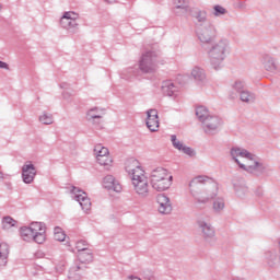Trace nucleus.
<instances>
[{
  "label": "nucleus",
  "mask_w": 280,
  "mask_h": 280,
  "mask_svg": "<svg viewBox=\"0 0 280 280\" xmlns=\"http://www.w3.org/2000/svg\"><path fill=\"white\" fill-rule=\"evenodd\" d=\"M230 154L238 167L248 174H254V176H261V174L266 172V165L257 161L255 154L248 152L246 149L233 147L230 151Z\"/></svg>",
  "instance_id": "f257e3e1"
},
{
  "label": "nucleus",
  "mask_w": 280,
  "mask_h": 280,
  "mask_svg": "<svg viewBox=\"0 0 280 280\" xmlns=\"http://www.w3.org/2000/svg\"><path fill=\"white\" fill-rule=\"evenodd\" d=\"M231 51V43L228 38H221L214 42L208 49V58L215 71L222 68V63L226 60V55Z\"/></svg>",
  "instance_id": "f03ea898"
},
{
  "label": "nucleus",
  "mask_w": 280,
  "mask_h": 280,
  "mask_svg": "<svg viewBox=\"0 0 280 280\" xmlns=\"http://www.w3.org/2000/svg\"><path fill=\"white\" fill-rule=\"evenodd\" d=\"M159 65H161V52L148 50L141 56L139 69L144 75H154L159 71Z\"/></svg>",
  "instance_id": "7ed1b4c3"
},
{
  "label": "nucleus",
  "mask_w": 280,
  "mask_h": 280,
  "mask_svg": "<svg viewBox=\"0 0 280 280\" xmlns=\"http://www.w3.org/2000/svg\"><path fill=\"white\" fill-rule=\"evenodd\" d=\"M211 180L213 179L209 176L199 175L192 178L189 183L188 187L190 195L192 196V198H195V201L198 205H207V202H210V200H213V198H215V194L200 197V185H205V183H209Z\"/></svg>",
  "instance_id": "20e7f679"
},
{
  "label": "nucleus",
  "mask_w": 280,
  "mask_h": 280,
  "mask_svg": "<svg viewBox=\"0 0 280 280\" xmlns=\"http://www.w3.org/2000/svg\"><path fill=\"white\" fill-rule=\"evenodd\" d=\"M173 176L163 167H158L151 172V185L155 191H165L172 187Z\"/></svg>",
  "instance_id": "39448f33"
},
{
  "label": "nucleus",
  "mask_w": 280,
  "mask_h": 280,
  "mask_svg": "<svg viewBox=\"0 0 280 280\" xmlns=\"http://www.w3.org/2000/svg\"><path fill=\"white\" fill-rule=\"evenodd\" d=\"M196 36L202 45H211L212 40H215L218 37V28H215L213 23H207V25L196 28Z\"/></svg>",
  "instance_id": "423d86ee"
},
{
  "label": "nucleus",
  "mask_w": 280,
  "mask_h": 280,
  "mask_svg": "<svg viewBox=\"0 0 280 280\" xmlns=\"http://www.w3.org/2000/svg\"><path fill=\"white\" fill-rule=\"evenodd\" d=\"M78 19H80V14L68 11L65 12L62 18L60 19V25L63 30H68V32H72V34H75L78 32Z\"/></svg>",
  "instance_id": "0eeeda50"
},
{
  "label": "nucleus",
  "mask_w": 280,
  "mask_h": 280,
  "mask_svg": "<svg viewBox=\"0 0 280 280\" xmlns=\"http://www.w3.org/2000/svg\"><path fill=\"white\" fill-rule=\"evenodd\" d=\"M201 126L206 135H214L222 126V118L217 115H210L201 121Z\"/></svg>",
  "instance_id": "6e6552de"
},
{
  "label": "nucleus",
  "mask_w": 280,
  "mask_h": 280,
  "mask_svg": "<svg viewBox=\"0 0 280 280\" xmlns=\"http://www.w3.org/2000/svg\"><path fill=\"white\" fill-rule=\"evenodd\" d=\"M71 192L74 194V200L79 202L83 211H91V199L85 191L78 187H72Z\"/></svg>",
  "instance_id": "1a4fd4ad"
},
{
  "label": "nucleus",
  "mask_w": 280,
  "mask_h": 280,
  "mask_svg": "<svg viewBox=\"0 0 280 280\" xmlns=\"http://www.w3.org/2000/svg\"><path fill=\"white\" fill-rule=\"evenodd\" d=\"M197 226L201 232V237H203L206 242H209V240H213L215 237V230L213 229L211 223L199 219L197 221Z\"/></svg>",
  "instance_id": "9d476101"
},
{
  "label": "nucleus",
  "mask_w": 280,
  "mask_h": 280,
  "mask_svg": "<svg viewBox=\"0 0 280 280\" xmlns=\"http://www.w3.org/2000/svg\"><path fill=\"white\" fill-rule=\"evenodd\" d=\"M34 178H36V166H34V164H32V162H26L22 166L23 183H25L26 185H30V184L34 183Z\"/></svg>",
  "instance_id": "9b49d317"
},
{
  "label": "nucleus",
  "mask_w": 280,
  "mask_h": 280,
  "mask_svg": "<svg viewBox=\"0 0 280 280\" xmlns=\"http://www.w3.org/2000/svg\"><path fill=\"white\" fill-rule=\"evenodd\" d=\"M156 202L159 213H162L163 215H170V213H172V201L170 200V197L160 194L156 197Z\"/></svg>",
  "instance_id": "f8f14e48"
},
{
  "label": "nucleus",
  "mask_w": 280,
  "mask_h": 280,
  "mask_svg": "<svg viewBox=\"0 0 280 280\" xmlns=\"http://www.w3.org/2000/svg\"><path fill=\"white\" fill-rule=\"evenodd\" d=\"M132 185L138 196L147 198L148 194H150V184L148 183V177H142V179H133Z\"/></svg>",
  "instance_id": "ddd939ff"
},
{
  "label": "nucleus",
  "mask_w": 280,
  "mask_h": 280,
  "mask_svg": "<svg viewBox=\"0 0 280 280\" xmlns=\"http://www.w3.org/2000/svg\"><path fill=\"white\" fill-rule=\"evenodd\" d=\"M147 115V128L151 132H156L159 130V112L156 109H149Z\"/></svg>",
  "instance_id": "4468645a"
},
{
  "label": "nucleus",
  "mask_w": 280,
  "mask_h": 280,
  "mask_svg": "<svg viewBox=\"0 0 280 280\" xmlns=\"http://www.w3.org/2000/svg\"><path fill=\"white\" fill-rule=\"evenodd\" d=\"M192 19H195V27H196V30L207 25V23H211V21H209L207 11H205V10L195 11L192 13Z\"/></svg>",
  "instance_id": "2eb2a0df"
},
{
  "label": "nucleus",
  "mask_w": 280,
  "mask_h": 280,
  "mask_svg": "<svg viewBox=\"0 0 280 280\" xmlns=\"http://www.w3.org/2000/svg\"><path fill=\"white\" fill-rule=\"evenodd\" d=\"M261 62L266 71H269L270 73H277L279 71V66L277 65V61L270 55H264Z\"/></svg>",
  "instance_id": "dca6fc26"
},
{
  "label": "nucleus",
  "mask_w": 280,
  "mask_h": 280,
  "mask_svg": "<svg viewBox=\"0 0 280 280\" xmlns=\"http://www.w3.org/2000/svg\"><path fill=\"white\" fill-rule=\"evenodd\" d=\"M103 187L105 189H112L113 191L117 192L121 191V184H119L113 175H107L104 177Z\"/></svg>",
  "instance_id": "f3484780"
},
{
  "label": "nucleus",
  "mask_w": 280,
  "mask_h": 280,
  "mask_svg": "<svg viewBox=\"0 0 280 280\" xmlns=\"http://www.w3.org/2000/svg\"><path fill=\"white\" fill-rule=\"evenodd\" d=\"M161 89L163 95H168V97L176 95V92L178 91V88H176V85H174V82L170 80L163 81Z\"/></svg>",
  "instance_id": "a211bd4d"
},
{
  "label": "nucleus",
  "mask_w": 280,
  "mask_h": 280,
  "mask_svg": "<svg viewBox=\"0 0 280 280\" xmlns=\"http://www.w3.org/2000/svg\"><path fill=\"white\" fill-rule=\"evenodd\" d=\"M84 268H86V267H82V266H79V265H75V266L71 267L69 269V272H68V279L69 280H80V279H82V275H84Z\"/></svg>",
  "instance_id": "6ab92c4d"
},
{
  "label": "nucleus",
  "mask_w": 280,
  "mask_h": 280,
  "mask_svg": "<svg viewBox=\"0 0 280 280\" xmlns=\"http://www.w3.org/2000/svg\"><path fill=\"white\" fill-rule=\"evenodd\" d=\"M78 259L81 264H91L93 261V252L91 249H85L78 253Z\"/></svg>",
  "instance_id": "aec40b11"
},
{
  "label": "nucleus",
  "mask_w": 280,
  "mask_h": 280,
  "mask_svg": "<svg viewBox=\"0 0 280 280\" xmlns=\"http://www.w3.org/2000/svg\"><path fill=\"white\" fill-rule=\"evenodd\" d=\"M8 255H10V245L2 243V249H0V268L8 264Z\"/></svg>",
  "instance_id": "412c9836"
},
{
  "label": "nucleus",
  "mask_w": 280,
  "mask_h": 280,
  "mask_svg": "<svg viewBox=\"0 0 280 280\" xmlns=\"http://www.w3.org/2000/svg\"><path fill=\"white\" fill-rule=\"evenodd\" d=\"M191 75L194 80L197 82H202L203 80H207V74L205 73V69L200 67H195L191 71Z\"/></svg>",
  "instance_id": "4be33fe9"
},
{
  "label": "nucleus",
  "mask_w": 280,
  "mask_h": 280,
  "mask_svg": "<svg viewBox=\"0 0 280 280\" xmlns=\"http://www.w3.org/2000/svg\"><path fill=\"white\" fill-rule=\"evenodd\" d=\"M20 235L24 242H32L34 240V232L30 226L21 228Z\"/></svg>",
  "instance_id": "5701e85b"
},
{
  "label": "nucleus",
  "mask_w": 280,
  "mask_h": 280,
  "mask_svg": "<svg viewBox=\"0 0 280 280\" xmlns=\"http://www.w3.org/2000/svg\"><path fill=\"white\" fill-rule=\"evenodd\" d=\"M140 167L139 161L135 159H130L126 162L125 170L127 174L130 176L133 172H136Z\"/></svg>",
  "instance_id": "b1692460"
},
{
  "label": "nucleus",
  "mask_w": 280,
  "mask_h": 280,
  "mask_svg": "<svg viewBox=\"0 0 280 280\" xmlns=\"http://www.w3.org/2000/svg\"><path fill=\"white\" fill-rule=\"evenodd\" d=\"M240 95L241 102H245V104H253L255 102V94L248 90H245Z\"/></svg>",
  "instance_id": "393cba45"
},
{
  "label": "nucleus",
  "mask_w": 280,
  "mask_h": 280,
  "mask_svg": "<svg viewBox=\"0 0 280 280\" xmlns=\"http://www.w3.org/2000/svg\"><path fill=\"white\" fill-rule=\"evenodd\" d=\"M224 207H225L224 198L219 197V198L214 199L213 206H212V209H213L214 213L223 212Z\"/></svg>",
  "instance_id": "a878e982"
},
{
  "label": "nucleus",
  "mask_w": 280,
  "mask_h": 280,
  "mask_svg": "<svg viewBox=\"0 0 280 280\" xmlns=\"http://www.w3.org/2000/svg\"><path fill=\"white\" fill-rule=\"evenodd\" d=\"M196 115H197L199 121L202 124V120L207 119V117H209L211 114H209V109H207V107L198 106L196 108Z\"/></svg>",
  "instance_id": "bb28decb"
},
{
  "label": "nucleus",
  "mask_w": 280,
  "mask_h": 280,
  "mask_svg": "<svg viewBox=\"0 0 280 280\" xmlns=\"http://www.w3.org/2000/svg\"><path fill=\"white\" fill-rule=\"evenodd\" d=\"M129 176L131 178V183L135 180H141L143 178H148L145 176V172L141 170V166L138 170L133 171Z\"/></svg>",
  "instance_id": "cd10ccee"
},
{
  "label": "nucleus",
  "mask_w": 280,
  "mask_h": 280,
  "mask_svg": "<svg viewBox=\"0 0 280 280\" xmlns=\"http://www.w3.org/2000/svg\"><path fill=\"white\" fill-rule=\"evenodd\" d=\"M234 191L238 196V198H243L248 194V188L244 184H234Z\"/></svg>",
  "instance_id": "c85d7f7f"
},
{
  "label": "nucleus",
  "mask_w": 280,
  "mask_h": 280,
  "mask_svg": "<svg viewBox=\"0 0 280 280\" xmlns=\"http://www.w3.org/2000/svg\"><path fill=\"white\" fill-rule=\"evenodd\" d=\"M94 154L96 159H100L101 156H108V149L105 147H102V144H97L94 148Z\"/></svg>",
  "instance_id": "c756f323"
},
{
  "label": "nucleus",
  "mask_w": 280,
  "mask_h": 280,
  "mask_svg": "<svg viewBox=\"0 0 280 280\" xmlns=\"http://www.w3.org/2000/svg\"><path fill=\"white\" fill-rule=\"evenodd\" d=\"M232 89L240 95L241 93H244V91H246V84L244 83V81L237 80L232 85Z\"/></svg>",
  "instance_id": "7c9ffc66"
},
{
  "label": "nucleus",
  "mask_w": 280,
  "mask_h": 280,
  "mask_svg": "<svg viewBox=\"0 0 280 280\" xmlns=\"http://www.w3.org/2000/svg\"><path fill=\"white\" fill-rule=\"evenodd\" d=\"M15 224H16V221L11 217H4L2 219V229H4V231L12 229V226H14Z\"/></svg>",
  "instance_id": "2f4dec72"
},
{
  "label": "nucleus",
  "mask_w": 280,
  "mask_h": 280,
  "mask_svg": "<svg viewBox=\"0 0 280 280\" xmlns=\"http://www.w3.org/2000/svg\"><path fill=\"white\" fill-rule=\"evenodd\" d=\"M39 121L45 126H51V124H54V116L51 114L44 113L39 116Z\"/></svg>",
  "instance_id": "473e14b6"
},
{
  "label": "nucleus",
  "mask_w": 280,
  "mask_h": 280,
  "mask_svg": "<svg viewBox=\"0 0 280 280\" xmlns=\"http://www.w3.org/2000/svg\"><path fill=\"white\" fill-rule=\"evenodd\" d=\"M31 230L33 231V235L36 233H45V225L40 222H34L31 224Z\"/></svg>",
  "instance_id": "72a5a7b5"
},
{
  "label": "nucleus",
  "mask_w": 280,
  "mask_h": 280,
  "mask_svg": "<svg viewBox=\"0 0 280 280\" xmlns=\"http://www.w3.org/2000/svg\"><path fill=\"white\" fill-rule=\"evenodd\" d=\"M174 5L176 10H185V12H187V8H189V0H174Z\"/></svg>",
  "instance_id": "f704fd0d"
},
{
  "label": "nucleus",
  "mask_w": 280,
  "mask_h": 280,
  "mask_svg": "<svg viewBox=\"0 0 280 280\" xmlns=\"http://www.w3.org/2000/svg\"><path fill=\"white\" fill-rule=\"evenodd\" d=\"M54 237L57 242H65V238L67 237V235L65 234V232H62V229L55 228Z\"/></svg>",
  "instance_id": "c9c22d12"
},
{
  "label": "nucleus",
  "mask_w": 280,
  "mask_h": 280,
  "mask_svg": "<svg viewBox=\"0 0 280 280\" xmlns=\"http://www.w3.org/2000/svg\"><path fill=\"white\" fill-rule=\"evenodd\" d=\"M32 242H35L36 244H44L45 243V232H38L36 234H33Z\"/></svg>",
  "instance_id": "e433bc0d"
},
{
  "label": "nucleus",
  "mask_w": 280,
  "mask_h": 280,
  "mask_svg": "<svg viewBox=\"0 0 280 280\" xmlns=\"http://www.w3.org/2000/svg\"><path fill=\"white\" fill-rule=\"evenodd\" d=\"M96 161L100 165H110V163H113V159H110L109 155H104V156H101V158H96Z\"/></svg>",
  "instance_id": "4c0bfd02"
},
{
  "label": "nucleus",
  "mask_w": 280,
  "mask_h": 280,
  "mask_svg": "<svg viewBox=\"0 0 280 280\" xmlns=\"http://www.w3.org/2000/svg\"><path fill=\"white\" fill-rule=\"evenodd\" d=\"M78 253H82L86 249H89V243L84 240L78 241L75 246Z\"/></svg>",
  "instance_id": "58836bf2"
},
{
  "label": "nucleus",
  "mask_w": 280,
  "mask_h": 280,
  "mask_svg": "<svg viewBox=\"0 0 280 280\" xmlns=\"http://www.w3.org/2000/svg\"><path fill=\"white\" fill-rule=\"evenodd\" d=\"M171 141L173 144V148H175V150H179L185 145L183 144V142H180V140H178V138H176V135H172L171 136Z\"/></svg>",
  "instance_id": "ea45409f"
},
{
  "label": "nucleus",
  "mask_w": 280,
  "mask_h": 280,
  "mask_svg": "<svg viewBox=\"0 0 280 280\" xmlns=\"http://www.w3.org/2000/svg\"><path fill=\"white\" fill-rule=\"evenodd\" d=\"M95 110H97V107H94L92 109L89 110L88 113V119L91 120L93 119L94 124H100V121H95V119H101L102 116L97 115V114H93L95 113Z\"/></svg>",
  "instance_id": "a19ab883"
},
{
  "label": "nucleus",
  "mask_w": 280,
  "mask_h": 280,
  "mask_svg": "<svg viewBox=\"0 0 280 280\" xmlns=\"http://www.w3.org/2000/svg\"><path fill=\"white\" fill-rule=\"evenodd\" d=\"M213 10H214V12H213L214 16H224V14H226V12H228V11H226L222 5H220V4L214 5V7H213Z\"/></svg>",
  "instance_id": "79ce46f5"
},
{
  "label": "nucleus",
  "mask_w": 280,
  "mask_h": 280,
  "mask_svg": "<svg viewBox=\"0 0 280 280\" xmlns=\"http://www.w3.org/2000/svg\"><path fill=\"white\" fill-rule=\"evenodd\" d=\"M179 152H184V154H187L188 156H194V149L189 147H185V144L180 148Z\"/></svg>",
  "instance_id": "37998d69"
},
{
  "label": "nucleus",
  "mask_w": 280,
  "mask_h": 280,
  "mask_svg": "<svg viewBox=\"0 0 280 280\" xmlns=\"http://www.w3.org/2000/svg\"><path fill=\"white\" fill-rule=\"evenodd\" d=\"M127 73H130V75L127 78H130L131 75H137V68H129L127 70Z\"/></svg>",
  "instance_id": "c03bdc74"
},
{
  "label": "nucleus",
  "mask_w": 280,
  "mask_h": 280,
  "mask_svg": "<svg viewBox=\"0 0 280 280\" xmlns=\"http://www.w3.org/2000/svg\"><path fill=\"white\" fill-rule=\"evenodd\" d=\"M0 69H9L8 63L0 60Z\"/></svg>",
  "instance_id": "a18cd8bd"
},
{
  "label": "nucleus",
  "mask_w": 280,
  "mask_h": 280,
  "mask_svg": "<svg viewBox=\"0 0 280 280\" xmlns=\"http://www.w3.org/2000/svg\"><path fill=\"white\" fill-rule=\"evenodd\" d=\"M128 280H141V278H139L137 276H129Z\"/></svg>",
  "instance_id": "49530a36"
},
{
  "label": "nucleus",
  "mask_w": 280,
  "mask_h": 280,
  "mask_svg": "<svg viewBox=\"0 0 280 280\" xmlns=\"http://www.w3.org/2000/svg\"><path fill=\"white\" fill-rule=\"evenodd\" d=\"M105 3H117V0H104Z\"/></svg>",
  "instance_id": "de8ad7c7"
},
{
  "label": "nucleus",
  "mask_w": 280,
  "mask_h": 280,
  "mask_svg": "<svg viewBox=\"0 0 280 280\" xmlns=\"http://www.w3.org/2000/svg\"><path fill=\"white\" fill-rule=\"evenodd\" d=\"M230 97H231L232 100H235V97H237V94L231 93V94H230Z\"/></svg>",
  "instance_id": "09e8293b"
},
{
  "label": "nucleus",
  "mask_w": 280,
  "mask_h": 280,
  "mask_svg": "<svg viewBox=\"0 0 280 280\" xmlns=\"http://www.w3.org/2000/svg\"><path fill=\"white\" fill-rule=\"evenodd\" d=\"M65 270V266L60 267L59 271L62 272Z\"/></svg>",
  "instance_id": "8fccbe9b"
},
{
  "label": "nucleus",
  "mask_w": 280,
  "mask_h": 280,
  "mask_svg": "<svg viewBox=\"0 0 280 280\" xmlns=\"http://www.w3.org/2000/svg\"><path fill=\"white\" fill-rule=\"evenodd\" d=\"M3 243H0V250H2Z\"/></svg>",
  "instance_id": "3c124183"
},
{
  "label": "nucleus",
  "mask_w": 280,
  "mask_h": 280,
  "mask_svg": "<svg viewBox=\"0 0 280 280\" xmlns=\"http://www.w3.org/2000/svg\"><path fill=\"white\" fill-rule=\"evenodd\" d=\"M0 10H1V4H0Z\"/></svg>",
  "instance_id": "603ef678"
}]
</instances>
